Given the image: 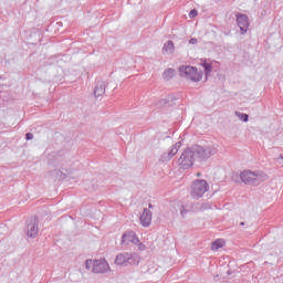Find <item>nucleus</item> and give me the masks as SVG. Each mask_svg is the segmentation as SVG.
Returning a JSON list of instances; mask_svg holds the SVG:
<instances>
[{
	"mask_svg": "<svg viewBox=\"0 0 283 283\" xmlns=\"http://www.w3.org/2000/svg\"><path fill=\"white\" fill-rule=\"evenodd\" d=\"M240 178L244 185L258 187L266 180V175L262 171L244 170L240 174Z\"/></svg>",
	"mask_w": 283,
	"mask_h": 283,
	"instance_id": "nucleus-1",
	"label": "nucleus"
},
{
	"mask_svg": "<svg viewBox=\"0 0 283 283\" xmlns=\"http://www.w3.org/2000/svg\"><path fill=\"white\" fill-rule=\"evenodd\" d=\"M190 149L195 156V159L199 160V163L209 160V157L216 154V148H213V146L195 145Z\"/></svg>",
	"mask_w": 283,
	"mask_h": 283,
	"instance_id": "nucleus-2",
	"label": "nucleus"
},
{
	"mask_svg": "<svg viewBox=\"0 0 283 283\" xmlns=\"http://www.w3.org/2000/svg\"><path fill=\"white\" fill-rule=\"evenodd\" d=\"M209 191V184L205 179H197L191 185L190 196L196 200L202 198Z\"/></svg>",
	"mask_w": 283,
	"mask_h": 283,
	"instance_id": "nucleus-3",
	"label": "nucleus"
},
{
	"mask_svg": "<svg viewBox=\"0 0 283 283\" xmlns=\"http://www.w3.org/2000/svg\"><path fill=\"white\" fill-rule=\"evenodd\" d=\"M196 160V157L193 156V151L191 148L185 149L180 157L178 158V165L180 169H190V167H193V163Z\"/></svg>",
	"mask_w": 283,
	"mask_h": 283,
	"instance_id": "nucleus-4",
	"label": "nucleus"
},
{
	"mask_svg": "<svg viewBox=\"0 0 283 283\" xmlns=\"http://www.w3.org/2000/svg\"><path fill=\"white\" fill-rule=\"evenodd\" d=\"M179 72L181 76H185V78H190V81H193L195 83L202 81V72H198L197 67L180 66Z\"/></svg>",
	"mask_w": 283,
	"mask_h": 283,
	"instance_id": "nucleus-5",
	"label": "nucleus"
},
{
	"mask_svg": "<svg viewBox=\"0 0 283 283\" xmlns=\"http://www.w3.org/2000/svg\"><path fill=\"white\" fill-rule=\"evenodd\" d=\"M27 235L28 238H36L39 235V218L31 217L27 221Z\"/></svg>",
	"mask_w": 283,
	"mask_h": 283,
	"instance_id": "nucleus-6",
	"label": "nucleus"
},
{
	"mask_svg": "<svg viewBox=\"0 0 283 283\" xmlns=\"http://www.w3.org/2000/svg\"><path fill=\"white\" fill-rule=\"evenodd\" d=\"M115 264L118 266H127V264H134V255L127 252H122L116 255Z\"/></svg>",
	"mask_w": 283,
	"mask_h": 283,
	"instance_id": "nucleus-7",
	"label": "nucleus"
},
{
	"mask_svg": "<svg viewBox=\"0 0 283 283\" xmlns=\"http://www.w3.org/2000/svg\"><path fill=\"white\" fill-rule=\"evenodd\" d=\"M129 242H132L133 244H140V239H138V237L136 235V232L128 231L122 235V241H120L122 247H127Z\"/></svg>",
	"mask_w": 283,
	"mask_h": 283,
	"instance_id": "nucleus-8",
	"label": "nucleus"
},
{
	"mask_svg": "<svg viewBox=\"0 0 283 283\" xmlns=\"http://www.w3.org/2000/svg\"><path fill=\"white\" fill-rule=\"evenodd\" d=\"M108 269L109 263H107L105 259L94 261L93 273H107Z\"/></svg>",
	"mask_w": 283,
	"mask_h": 283,
	"instance_id": "nucleus-9",
	"label": "nucleus"
},
{
	"mask_svg": "<svg viewBox=\"0 0 283 283\" xmlns=\"http://www.w3.org/2000/svg\"><path fill=\"white\" fill-rule=\"evenodd\" d=\"M237 23L241 30V34H245L249 30V17L242 13L237 14Z\"/></svg>",
	"mask_w": 283,
	"mask_h": 283,
	"instance_id": "nucleus-10",
	"label": "nucleus"
},
{
	"mask_svg": "<svg viewBox=\"0 0 283 283\" xmlns=\"http://www.w3.org/2000/svg\"><path fill=\"white\" fill-rule=\"evenodd\" d=\"M143 227H149L151 224V211L149 209L145 208L143 210V213L139 218Z\"/></svg>",
	"mask_w": 283,
	"mask_h": 283,
	"instance_id": "nucleus-11",
	"label": "nucleus"
},
{
	"mask_svg": "<svg viewBox=\"0 0 283 283\" xmlns=\"http://www.w3.org/2000/svg\"><path fill=\"white\" fill-rule=\"evenodd\" d=\"M106 87H107V84L104 81H97L95 88H94L95 98L103 96V94H105Z\"/></svg>",
	"mask_w": 283,
	"mask_h": 283,
	"instance_id": "nucleus-12",
	"label": "nucleus"
},
{
	"mask_svg": "<svg viewBox=\"0 0 283 283\" xmlns=\"http://www.w3.org/2000/svg\"><path fill=\"white\" fill-rule=\"evenodd\" d=\"M176 149L171 148L168 153H164L160 157L161 163H169L172 156L177 155Z\"/></svg>",
	"mask_w": 283,
	"mask_h": 283,
	"instance_id": "nucleus-13",
	"label": "nucleus"
},
{
	"mask_svg": "<svg viewBox=\"0 0 283 283\" xmlns=\"http://www.w3.org/2000/svg\"><path fill=\"white\" fill-rule=\"evenodd\" d=\"M175 76H176V70L174 69H167L163 73V78L165 81H171V78H174Z\"/></svg>",
	"mask_w": 283,
	"mask_h": 283,
	"instance_id": "nucleus-14",
	"label": "nucleus"
},
{
	"mask_svg": "<svg viewBox=\"0 0 283 283\" xmlns=\"http://www.w3.org/2000/svg\"><path fill=\"white\" fill-rule=\"evenodd\" d=\"M224 247V240L217 239L214 242H212L211 249L212 251H218V249H222Z\"/></svg>",
	"mask_w": 283,
	"mask_h": 283,
	"instance_id": "nucleus-15",
	"label": "nucleus"
},
{
	"mask_svg": "<svg viewBox=\"0 0 283 283\" xmlns=\"http://www.w3.org/2000/svg\"><path fill=\"white\" fill-rule=\"evenodd\" d=\"M163 52H168V54H171L174 52V41H167V43L164 44Z\"/></svg>",
	"mask_w": 283,
	"mask_h": 283,
	"instance_id": "nucleus-16",
	"label": "nucleus"
},
{
	"mask_svg": "<svg viewBox=\"0 0 283 283\" xmlns=\"http://www.w3.org/2000/svg\"><path fill=\"white\" fill-rule=\"evenodd\" d=\"M202 67H203L205 72H206V76L208 74H211V70H213V65H211V63H208L207 60H205L202 62Z\"/></svg>",
	"mask_w": 283,
	"mask_h": 283,
	"instance_id": "nucleus-17",
	"label": "nucleus"
},
{
	"mask_svg": "<svg viewBox=\"0 0 283 283\" xmlns=\"http://www.w3.org/2000/svg\"><path fill=\"white\" fill-rule=\"evenodd\" d=\"M238 118L242 120L243 123H249V115L245 113L235 112Z\"/></svg>",
	"mask_w": 283,
	"mask_h": 283,
	"instance_id": "nucleus-18",
	"label": "nucleus"
},
{
	"mask_svg": "<svg viewBox=\"0 0 283 283\" xmlns=\"http://www.w3.org/2000/svg\"><path fill=\"white\" fill-rule=\"evenodd\" d=\"M85 268L90 271V269H92V271H94V261H92V259H87L85 261Z\"/></svg>",
	"mask_w": 283,
	"mask_h": 283,
	"instance_id": "nucleus-19",
	"label": "nucleus"
},
{
	"mask_svg": "<svg viewBox=\"0 0 283 283\" xmlns=\"http://www.w3.org/2000/svg\"><path fill=\"white\" fill-rule=\"evenodd\" d=\"M195 17H198V10L192 9V10H190V12H189V18H190V19H195Z\"/></svg>",
	"mask_w": 283,
	"mask_h": 283,
	"instance_id": "nucleus-20",
	"label": "nucleus"
},
{
	"mask_svg": "<svg viewBox=\"0 0 283 283\" xmlns=\"http://www.w3.org/2000/svg\"><path fill=\"white\" fill-rule=\"evenodd\" d=\"M180 147H182V144L180 142L176 143L174 146H172V149H176V153L178 154V150L180 149Z\"/></svg>",
	"mask_w": 283,
	"mask_h": 283,
	"instance_id": "nucleus-21",
	"label": "nucleus"
},
{
	"mask_svg": "<svg viewBox=\"0 0 283 283\" xmlns=\"http://www.w3.org/2000/svg\"><path fill=\"white\" fill-rule=\"evenodd\" d=\"M172 97H168L167 99H161L159 103L160 105H169V101H171Z\"/></svg>",
	"mask_w": 283,
	"mask_h": 283,
	"instance_id": "nucleus-22",
	"label": "nucleus"
},
{
	"mask_svg": "<svg viewBox=\"0 0 283 283\" xmlns=\"http://www.w3.org/2000/svg\"><path fill=\"white\" fill-rule=\"evenodd\" d=\"M32 138H34V135L32 133H27L25 134V139L27 140H32Z\"/></svg>",
	"mask_w": 283,
	"mask_h": 283,
	"instance_id": "nucleus-23",
	"label": "nucleus"
},
{
	"mask_svg": "<svg viewBox=\"0 0 283 283\" xmlns=\"http://www.w3.org/2000/svg\"><path fill=\"white\" fill-rule=\"evenodd\" d=\"M189 43H191L192 45H196V43H198V39L191 38V39L189 40Z\"/></svg>",
	"mask_w": 283,
	"mask_h": 283,
	"instance_id": "nucleus-24",
	"label": "nucleus"
},
{
	"mask_svg": "<svg viewBox=\"0 0 283 283\" xmlns=\"http://www.w3.org/2000/svg\"><path fill=\"white\" fill-rule=\"evenodd\" d=\"M180 213H181L182 217H185V214L187 213V210L185 209L184 206L181 207Z\"/></svg>",
	"mask_w": 283,
	"mask_h": 283,
	"instance_id": "nucleus-25",
	"label": "nucleus"
},
{
	"mask_svg": "<svg viewBox=\"0 0 283 283\" xmlns=\"http://www.w3.org/2000/svg\"><path fill=\"white\" fill-rule=\"evenodd\" d=\"M139 249H145V245H143V243L139 244Z\"/></svg>",
	"mask_w": 283,
	"mask_h": 283,
	"instance_id": "nucleus-26",
	"label": "nucleus"
},
{
	"mask_svg": "<svg viewBox=\"0 0 283 283\" xmlns=\"http://www.w3.org/2000/svg\"><path fill=\"white\" fill-rule=\"evenodd\" d=\"M148 208H149V209H153V208H154V206H153L151 203H149V205H148Z\"/></svg>",
	"mask_w": 283,
	"mask_h": 283,
	"instance_id": "nucleus-27",
	"label": "nucleus"
},
{
	"mask_svg": "<svg viewBox=\"0 0 283 283\" xmlns=\"http://www.w3.org/2000/svg\"><path fill=\"white\" fill-rule=\"evenodd\" d=\"M240 227H244V221L240 222Z\"/></svg>",
	"mask_w": 283,
	"mask_h": 283,
	"instance_id": "nucleus-28",
	"label": "nucleus"
},
{
	"mask_svg": "<svg viewBox=\"0 0 283 283\" xmlns=\"http://www.w3.org/2000/svg\"><path fill=\"white\" fill-rule=\"evenodd\" d=\"M280 159L283 160V155L282 154L280 155Z\"/></svg>",
	"mask_w": 283,
	"mask_h": 283,
	"instance_id": "nucleus-29",
	"label": "nucleus"
},
{
	"mask_svg": "<svg viewBox=\"0 0 283 283\" xmlns=\"http://www.w3.org/2000/svg\"><path fill=\"white\" fill-rule=\"evenodd\" d=\"M197 176H200V172H198Z\"/></svg>",
	"mask_w": 283,
	"mask_h": 283,
	"instance_id": "nucleus-30",
	"label": "nucleus"
}]
</instances>
